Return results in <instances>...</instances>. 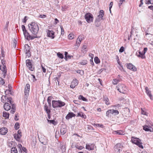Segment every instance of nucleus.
<instances>
[{
  "label": "nucleus",
  "mask_w": 153,
  "mask_h": 153,
  "mask_svg": "<svg viewBox=\"0 0 153 153\" xmlns=\"http://www.w3.org/2000/svg\"><path fill=\"white\" fill-rule=\"evenodd\" d=\"M28 27L34 36H37V34L39 30V26L36 23L34 22H32L28 25Z\"/></svg>",
  "instance_id": "1"
},
{
  "label": "nucleus",
  "mask_w": 153,
  "mask_h": 153,
  "mask_svg": "<svg viewBox=\"0 0 153 153\" xmlns=\"http://www.w3.org/2000/svg\"><path fill=\"white\" fill-rule=\"evenodd\" d=\"M52 105L53 108L61 107L65 105V103L61 100H53L52 102Z\"/></svg>",
  "instance_id": "2"
},
{
  "label": "nucleus",
  "mask_w": 153,
  "mask_h": 153,
  "mask_svg": "<svg viewBox=\"0 0 153 153\" xmlns=\"http://www.w3.org/2000/svg\"><path fill=\"white\" fill-rule=\"evenodd\" d=\"M117 90L120 92L123 93H126L127 89L126 85L123 84H118L116 87Z\"/></svg>",
  "instance_id": "3"
},
{
  "label": "nucleus",
  "mask_w": 153,
  "mask_h": 153,
  "mask_svg": "<svg viewBox=\"0 0 153 153\" xmlns=\"http://www.w3.org/2000/svg\"><path fill=\"white\" fill-rule=\"evenodd\" d=\"M30 85L28 84H26L24 90V99L25 101L27 99L30 91Z\"/></svg>",
  "instance_id": "4"
},
{
  "label": "nucleus",
  "mask_w": 153,
  "mask_h": 153,
  "mask_svg": "<svg viewBox=\"0 0 153 153\" xmlns=\"http://www.w3.org/2000/svg\"><path fill=\"white\" fill-rule=\"evenodd\" d=\"M131 141L132 143H134L138 146L142 148H143V146L142 145V143L140 142V140L138 138H137L132 137Z\"/></svg>",
  "instance_id": "5"
},
{
  "label": "nucleus",
  "mask_w": 153,
  "mask_h": 153,
  "mask_svg": "<svg viewBox=\"0 0 153 153\" xmlns=\"http://www.w3.org/2000/svg\"><path fill=\"white\" fill-rule=\"evenodd\" d=\"M85 19L88 23L92 22L93 20V16L92 15L89 13H87L85 15Z\"/></svg>",
  "instance_id": "6"
},
{
  "label": "nucleus",
  "mask_w": 153,
  "mask_h": 153,
  "mask_svg": "<svg viewBox=\"0 0 153 153\" xmlns=\"http://www.w3.org/2000/svg\"><path fill=\"white\" fill-rule=\"evenodd\" d=\"M147 50L148 49L147 48H145L142 53H141L140 51H138V53H137V52H136V55L138 57H140L142 59H144L145 58V54Z\"/></svg>",
  "instance_id": "7"
},
{
  "label": "nucleus",
  "mask_w": 153,
  "mask_h": 153,
  "mask_svg": "<svg viewBox=\"0 0 153 153\" xmlns=\"http://www.w3.org/2000/svg\"><path fill=\"white\" fill-rule=\"evenodd\" d=\"M23 34L24 35L25 39L28 40H29L30 39L31 40L34 39V38H37V37L36 36H31L30 35L29 33L27 32V31H25V32H23Z\"/></svg>",
  "instance_id": "8"
},
{
  "label": "nucleus",
  "mask_w": 153,
  "mask_h": 153,
  "mask_svg": "<svg viewBox=\"0 0 153 153\" xmlns=\"http://www.w3.org/2000/svg\"><path fill=\"white\" fill-rule=\"evenodd\" d=\"M104 14V11L102 10H100V11L99 15L96 18V20L100 22L101 20L103 19V17Z\"/></svg>",
  "instance_id": "9"
},
{
  "label": "nucleus",
  "mask_w": 153,
  "mask_h": 153,
  "mask_svg": "<svg viewBox=\"0 0 153 153\" xmlns=\"http://www.w3.org/2000/svg\"><path fill=\"white\" fill-rule=\"evenodd\" d=\"M122 146L121 144H117L114 147V150L117 153H119L121 151Z\"/></svg>",
  "instance_id": "10"
},
{
  "label": "nucleus",
  "mask_w": 153,
  "mask_h": 153,
  "mask_svg": "<svg viewBox=\"0 0 153 153\" xmlns=\"http://www.w3.org/2000/svg\"><path fill=\"white\" fill-rule=\"evenodd\" d=\"M0 69L3 72L4 77H5L7 75V69L5 65L3 64L2 66H0Z\"/></svg>",
  "instance_id": "11"
},
{
  "label": "nucleus",
  "mask_w": 153,
  "mask_h": 153,
  "mask_svg": "<svg viewBox=\"0 0 153 153\" xmlns=\"http://www.w3.org/2000/svg\"><path fill=\"white\" fill-rule=\"evenodd\" d=\"M127 68L133 71H136L137 68L136 67L131 63L127 64L126 65Z\"/></svg>",
  "instance_id": "12"
},
{
  "label": "nucleus",
  "mask_w": 153,
  "mask_h": 153,
  "mask_svg": "<svg viewBox=\"0 0 153 153\" xmlns=\"http://www.w3.org/2000/svg\"><path fill=\"white\" fill-rule=\"evenodd\" d=\"M78 81L76 79H74L71 82L70 87L74 88L78 84Z\"/></svg>",
  "instance_id": "13"
},
{
  "label": "nucleus",
  "mask_w": 153,
  "mask_h": 153,
  "mask_svg": "<svg viewBox=\"0 0 153 153\" xmlns=\"http://www.w3.org/2000/svg\"><path fill=\"white\" fill-rule=\"evenodd\" d=\"M26 65L29 68V70L32 71H33L34 69V68L32 67L31 63L30 60L29 59L27 60H26Z\"/></svg>",
  "instance_id": "14"
},
{
  "label": "nucleus",
  "mask_w": 153,
  "mask_h": 153,
  "mask_svg": "<svg viewBox=\"0 0 153 153\" xmlns=\"http://www.w3.org/2000/svg\"><path fill=\"white\" fill-rule=\"evenodd\" d=\"M48 36L53 39L54 38V32L52 30H48L47 32Z\"/></svg>",
  "instance_id": "15"
},
{
  "label": "nucleus",
  "mask_w": 153,
  "mask_h": 153,
  "mask_svg": "<svg viewBox=\"0 0 153 153\" xmlns=\"http://www.w3.org/2000/svg\"><path fill=\"white\" fill-rule=\"evenodd\" d=\"M14 137L17 140H19L22 136L21 132L20 130H19L17 131L16 134L14 135Z\"/></svg>",
  "instance_id": "16"
},
{
  "label": "nucleus",
  "mask_w": 153,
  "mask_h": 153,
  "mask_svg": "<svg viewBox=\"0 0 153 153\" xmlns=\"http://www.w3.org/2000/svg\"><path fill=\"white\" fill-rule=\"evenodd\" d=\"M143 129L146 131H153V128L151 127H149L147 125H145L143 126Z\"/></svg>",
  "instance_id": "17"
},
{
  "label": "nucleus",
  "mask_w": 153,
  "mask_h": 153,
  "mask_svg": "<svg viewBox=\"0 0 153 153\" xmlns=\"http://www.w3.org/2000/svg\"><path fill=\"white\" fill-rule=\"evenodd\" d=\"M24 51L25 53L27 54V55L29 56V53L30 52V48L28 45L26 44L25 45Z\"/></svg>",
  "instance_id": "18"
},
{
  "label": "nucleus",
  "mask_w": 153,
  "mask_h": 153,
  "mask_svg": "<svg viewBox=\"0 0 153 153\" xmlns=\"http://www.w3.org/2000/svg\"><path fill=\"white\" fill-rule=\"evenodd\" d=\"M7 132V129L6 128H2L0 129V134L2 135L5 134Z\"/></svg>",
  "instance_id": "19"
},
{
  "label": "nucleus",
  "mask_w": 153,
  "mask_h": 153,
  "mask_svg": "<svg viewBox=\"0 0 153 153\" xmlns=\"http://www.w3.org/2000/svg\"><path fill=\"white\" fill-rule=\"evenodd\" d=\"M95 147L94 145L93 144H91V145L86 144V149L89 150H94Z\"/></svg>",
  "instance_id": "20"
},
{
  "label": "nucleus",
  "mask_w": 153,
  "mask_h": 153,
  "mask_svg": "<svg viewBox=\"0 0 153 153\" xmlns=\"http://www.w3.org/2000/svg\"><path fill=\"white\" fill-rule=\"evenodd\" d=\"M146 92L147 95L149 97L150 99L152 100V96L151 94V91L148 89L147 87H146L145 88Z\"/></svg>",
  "instance_id": "21"
},
{
  "label": "nucleus",
  "mask_w": 153,
  "mask_h": 153,
  "mask_svg": "<svg viewBox=\"0 0 153 153\" xmlns=\"http://www.w3.org/2000/svg\"><path fill=\"white\" fill-rule=\"evenodd\" d=\"M4 108L5 110L8 111L10 109L11 106L8 103H5L4 105Z\"/></svg>",
  "instance_id": "22"
},
{
  "label": "nucleus",
  "mask_w": 153,
  "mask_h": 153,
  "mask_svg": "<svg viewBox=\"0 0 153 153\" xmlns=\"http://www.w3.org/2000/svg\"><path fill=\"white\" fill-rule=\"evenodd\" d=\"M76 116L75 114L72 112H69L66 117V118L67 119H69L73 117H74Z\"/></svg>",
  "instance_id": "23"
},
{
  "label": "nucleus",
  "mask_w": 153,
  "mask_h": 153,
  "mask_svg": "<svg viewBox=\"0 0 153 153\" xmlns=\"http://www.w3.org/2000/svg\"><path fill=\"white\" fill-rule=\"evenodd\" d=\"M44 110L47 113H50L51 112L50 108L48 107L46 104L45 105Z\"/></svg>",
  "instance_id": "24"
},
{
  "label": "nucleus",
  "mask_w": 153,
  "mask_h": 153,
  "mask_svg": "<svg viewBox=\"0 0 153 153\" xmlns=\"http://www.w3.org/2000/svg\"><path fill=\"white\" fill-rule=\"evenodd\" d=\"M8 146L10 147H14L15 146V143L13 141H11L8 143Z\"/></svg>",
  "instance_id": "25"
},
{
  "label": "nucleus",
  "mask_w": 153,
  "mask_h": 153,
  "mask_svg": "<svg viewBox=\"0 0 153 153\" xmlns=\"http://www.w3.org/2000/svg\"><path fill=\"white\" fill-rule=\"evenodd\" d=\"M111 114H114V115H117L119 114L118 111L117 110L111 109Z\"/></svg>",
  "instance_id": "26"
},
{
  "label": "nucleus",
  "mask_w": 153,
  "mask_h": 153,
  "mask_svg": "<svg viewBox=\"0 0 153 153\" xmlns=\"http://www.w3.org/2000/svg\"><path fill=\"white\" fill-rule=\"evenodd\" d=\"M77 116H80L84 119L86 118V116L85 115V114L82 112L78 113L77 114Z\"/></svg>",
  "instance_id": "27"
},
{
  "label": "nucleus",
  "mask_w": 153,
  "mask_h": 153,
  "mask_svg": "<svg viewBox=\"0 0 153 153\" xmlns=\"http://www.w3.org/2000/svg\"><path fill=\"white\" fill-rule=\"evenodd\" d=\"M9 114L8 113L4 111L3 113V116L5 117V119H7L9 118Z\"/></svg>",
  "instance_id": "28"
},
{
  "label": "nucleus",
  "mask_w": 153,
  "mask_h": 153,
  "mask_svg": "<svg viewBox=\"0 0 153 153\" xmlns=\"http://www.w3.org/2000/svg\"><path fill=\"white\" fill-rule=\"evenodd\" d=\"M67 130L65 128H62L60 129V133L62 135H64L66 132Z\"/></svg>",
  "instance_id": "29"
},
{
  "label": "nucleus",
  "mask_w": 153,
  "mask_h": 153,
  "mask_svg": "<svg viewBox=\"0 0 153 153\" xmlns=\"http://www.w3.org/2000/svg\"><path fill=\"white\" fill-rule=\"evenodd\" d=\"M78 99L79 100H82L84 101H87V100L82 95L79 96Z\"/></svg>",
  "instance_id": "30"
},
{
  "label": "nucleus",
  "mask_w": 153,
  "mask_h": 153,
  "mask_svg": "<svg viewBox=\"0 0 153 153\" xmlns=\"http://www.w3.org/2000/svg\"><path fill=\"white\" fill-rule=\"evenodd\" d=\"M104 100L107 105H109L110 104L109 102V99L107 97H105L104 98Z\"/></svg>",
  "instance_id": "31"
},
{
  "label": "nucleus",
  "mask_w": 153,
  "mask_h": 153,
  "mask_svg": "<svg viewBox=\"0 0 153 153\" xmlns=\"http://www.w3.org/2000/svg\"><path fill=\"white\" fill-rule=\"evenodd\" d=\"M11 153H18V151L16 147H12L11 149Z\"/></svg>",
  "instance_id": "32"
},
{
  "label": "nucleus",
  "mask_w": 153,
  "mask_h": 153,
  "mask_svg": "<svg viewBox=\"0 0 153 153\" xmlns=\"http://www.w3.org/2000/svg\"><path fill=\"white\" fill-rule=\"evenodd\" d=\"M75 147L78 149L82 150L84 148V147L82 146H79L78 144L75 145Z\"/></svg>",
  "instance_id": "33"
},
{
  "label": "nucleus",
  "mask_w": 153,
  "mask_h": 153,
  "mask_svg": "<svg viewBox=\"0 0 153 153\" xmlns=\"http://www.w3.org/2000/svg\"><path fill=\"white\" fill-rule=\"evenodd\" d=\"M15 110L14 106L13 104L12 105V108L10 111V113L12 114H14L15 111Z\"/></svg>",
  "instance_id": "34"
},
{
  "label": "nucleus",
  "mask_w": 153,
  "mask_h": 153,
  "mask_svg": "<svg viewBox=\"0 0 153 153\" xmlns=\"http://www.w3.org/2000/svg\"><path fill=\"white\" fill-rule=\"evenodd\" d=\"M94 60L96 64H98L100 62V60L96 56L94 58Z\"/></svg>",
  "instance_id": "35"
},
{
  "label": "nucleus",
  "mask_w": 153,
  "mask_h": 153,
  "mask_svg": "<svg viewBox=\"0 0 153 153\" xmlns=\"http://www.w3.org/2000/svg\"><path fill=\"white\" fill-rule=\"evenodd\" d=\"M94 126L96 127H101V128H103V125L102 124H94Z\"/></svg>",
  "instance_id": "36"
},
{
  "label": "nucleus",
  "mask_w": 153,
  "mask_h": 153,
  "mask_svg": "<svg viewBox=\"0 0 153 153\" xmlns=\"http://www.w3.org/2000/svg\"><path fill=\"white\" fill-rule=\"evenodd\" d=\"M120 81L119 79H114L113 80L112 83L114 85H116Z\"/></svg>",
  "instance_id": "37"
},
{
  "label": "nucleus",
  "mask_w": 153,
  "mask_h": 153,
  "mask_svg": "<svg viewBox=\"0 0 153 153\" xmlns=\"http://www.w3.org/2000/svg\"><path fill=\"white\" fill-rule=\"evenodd\" d=\"M145 3L146 4H153V0H146Z\"/></svg>",
  "instance_id": "38"
},
{
  "label": "nucleus",
  "mask_w": 153,
  "mask_h": 153,
  "mask_svg": "<svg viewBox=\"0 0 153 153\" xmlns=\"http://www.w3.org/2000/svg\"><path fill=\"white\" fill-rule=\"evenodd\" d=\"M141 114L143 115H147V113L146 112V110L145 109H143L142 108H141Z\"/></svg>",
  "instance_id": "39"
},
{
  "label": "nucleus",
  "mask_w": 153,
  "mask_h": 153,
  "mask_svg": "<svg viewBox=\"0 0 153 153\" xmlns=\"http://www.w3.org/2000/svg\"><path fill=\"white\" fill-rule=\"evenodd\" d=\"M94 23H95V26L97 27H98L101 24V23H100V22L99 21H97L96 20L95 21Z\"/></svg>",
  "instance_id": "40"
},
{
  "label": "nucleus",
  "mask_w": 153,
  "mask_h": 153,
  "mask_svg": "<svg viewBox=\"0 0 153 153\" xmlns=\"http://www.w3.org/2000/svg\"><path fill=\"white\" fill-rule=\"evenodd\" d=\"M116 132V134L119 135H123L124 134V133L121 131H115Z\"/></svg>",
  "instance_id": "41"
},
{
  "label": "nucleus",
  "mask_w": 153,
  "mask_h": 153,
  "mask_svg": "<svg viewBox=\"0 0 153 153\" xmlns=\"http://www.w3.org/2000/svg\"><path fill=\"white\" fill-rule=\"evenodd\" d=\"M74 37V35L73 33H71L68 36V37L70 39H73Z\"/></svg>",
  "instance_id": "42"
},
{
  "label": "nucleus",
  "mask_w": 153,
  "mask_h": 153,
  "mask_svg": "<svg viewBox=\"0 0 153 153\" xmlns=\"http://www.w3.org/2000/svg\"><path fill=\"white\" fill-rule=\"evenodd\" d=\"M57 56L59 58L63 59L64 57L63 56L62 54L59 52L57 54Z\"/></svg>",
  "instance_id": "43"
},
{
  "label": "nucleus",
  "mask_w": 153,
  "mask_h": 153,
  "mask_svg": "<svg viewBox=\"0 0 153 153\" xmlns=\"http://www.w3.org/2000/svg\"><path fill=\"white\" fill-rule=\"evenodd\" d=\"M81 42L78 40H76V43L75 45V46H77V48L79 47L81 43Z\"/></svg>",
  "instance_id": "44"
},
{
  "label": "nucleus",
  "mask_w": 153,
  "mask_h": 153,
  "mask_svg": "<svg viewBox=\"0 0 153 153\" xmlns=\"http://www.w3.org/2000/svg\"><path fill=\"white\" fill-rule=\"evenodd\" d=\"M61 150L62 152H65L66 150V147L65 145H62L61 148Z\"/></svg>",
  "instance_id": "45"
},
{
  "label": "nucleus",
  "mask_w": 153,
  "mask_h": 153,
  "mask_svg": "<svg viewBox=\"0 0 153 153\" xmlns=\"http://www.w3.org/2000/svg\"><path fill=\"white\" fill-rule=\"evenodd\" d=\"M19 128V124L18 123H16L15 124V128L17 130Z\"/></svg>",
  "instance_id": "46"
},
{
  "label": "nucleus",
  "mask_w": 153,
  "mask_h": 153,
  "mask_svg": "<svg viewBox=\"0 0 153 153\" xmlns=\"http://www.w3.org/2000/svg\"><path fill=\"white\" fill-rule=\"evenodd\" d=\"M87 61L86 60H83L81 62H80V64L82 65H85L87 64Z\"/></svg>",
  "instance_id": "47"
},
{
  "label": "nucleus",
  "mask_w": 153,
  "mask_h": 153,
  "mask_svg": "<svg viewBox=\"0 0 153 153\" xmlns=\"http://www.w3.org/2000/svg\"><path fill=\"white\" fill-rule=\"evenodd\" d=\"M16 44H17V41L16 40L14 39L13 42V47L15 48H16Z\"/></svg>",
  "instance_id": "48"
},
{
  "label": "nucleus",
  "mask_w": 153,
  "mask_h": 153,
  "mask_svg": "<svg viewBox=\"0 0 153 153\" xmlns=\"http://www.w3.org/2000/svg\"><path fill=\"white\" fill-rule=\"evenodd\" d=\"M60 28L61 30V35H63L64 34V31L63 28L62 26H60Z\"/></svg>",
  "instance_id": "49"
},
{
  "label": "nucleus",
  "mask_w": 153,
  "mask_h": 153,
  "mask_svg": "<svg viewBox=\"0 0 153 153\" xmlns=\"http://www.w3.org/2000/svg\"><path fill=\"white\" fill-rule=\"evenodd\" d=\"M0 82L1 83L2 85H3L5 82L4 79L1 77H0Z\"/></svg>",
  "instance_id": "50"
},
{
  "label": "nucleus",
  "mask_w": 153,
  "mask_h": 153,
  "mask_svg": "<svg viewBox=\"0 0 153 153\" xmlns=\"http://www.w3.org/2000/svg\"><path fill=\"white\" fill-rule=\"evenodd\" d=\"M6 99V97L5 96H2L1 99V101L3 103H4V99Z\"/></svg>",
  "instance_id": "51"
},
{
  "label": "nucleus",
  "mask_w": 153,
  "mask_h": 153,
  "mask_svg": "<svg viewBox=\"0 0 153 153\" xmlns=\"http://www.w3.org/2000/svg\"><path fill=\"white\" fill-rule=\"evenodd\" d=\"M41 67L42 68V69L43 72L44 73H45L46 71V70L45 68L42 65H41Z\"/></svg>",
  "instance_id": "52"
},
{
  "label": "nucleus",
  "mask_w": 153,
  "mask_h": 153,
  "mask_svg": "<svg viewBox=\"0 0 153 153\" xmlns=\"http://www.w3.org/2000/svg\"><path fill=\"white\" fill-rule=\"evenodd\" d=\"M52 99V97L51 96L48 97L47 99V101L48 103H51V100Z\"/></svg>",
  "instance_id": "53"
},
{
  "label": "nucleus",
  "mask_w": 153,
  "mask_h": 153,
  "mask_svg": "<svg viewBox=\"0 0 153 153\" xmlns=\"http://www.w3.org/2000/svg\"><path fill=\"white\" fill-rule=\"evenodd\" d=\"M93 57H91V59L90 60L91 64L92 65H94V64L93 61Z\"/></svg>",
  "instance_id": "54"
},
{
  "label": "nucleus",
  "mask_w": 153,
  "mask_h": 153,
  "mask_svg": "<svg viewBox=\"0 0 153 153\" xmlns=\"http://www.w3.org/2000/svg\"><path fill=\"white\" fill-rule=\"evenodd\" d=\"M77 40H78V41H80L81 42V41L82 40V36H79Z\"/></svg>",
  "instance_id": "55"
},
{
  "label": "nucleus",
  "mask_w": 153,
  "mask_h": 153,
  "mask_svg": "<svg viewBox=\"0 0 153 153\" xmlns=\"http://www.w3.org/2000/svg\"><path fill=\"white\" fill-rule=\"evenodd\" d=\"M124 51V48L123 47H121L119 50V52L121 53L123 52Z\"/></svg>",
  "instance_id": "56"
},
{
  "label": "nucleus",
  "mask_w": 153,
  "mask_h": 153,
  "mask_svg": "<svg viewBox=\"0 0 153 153\" xmlns=\"http://www.w3.org/2000/svg\"><path fill=\"white\" fill-rule=\"evenodd\" d=\"M111 109L108 110V111L106 112V116H108L109 114L110 113L111 114Z\"/></svg>",
  "instance_id": "57"
},
{
  "label": "nucleus",
  "mask_w": 153,
  "mask_h": 153,
  "mask_svg": "<svg viewBox=\"0 0 153 153\" xmlns=\"http://www.w3.org/2000/svg\"><path fill=\"white\" fill-rule=\"evenodd\" d=\"M22 30L23 31V32H25V31H27L26 30L25 26L24 25H22Z\"/></svg>",
  "instance_id": "58"
},
{
  "label": "nucleus",
  "mask_w": 153,
  "mask_h": 153,
  "mask_svg": "<svg viewBox=\"0 0 153 153\" xmlns=\"http://www.w3.org/2000/svg\"><path fill=\"white\" fill-rule=\"evenodd\" d=\"M18 146L20 150V151H22V145H21V144H19L18 145Z\"/></svg>",
  "instance_id": "59"
},
{
  "label": "nucleus",
  "mask_w": 153,
  "mask_h": 153,
  "mask_svg": "<svg viewBox=\"0 0 153 153\" xmlns=\"http://www.w3.org/2000/svg\"><path fill=\"white\" fill-rule=\"evenodd\" d=\"M22 150L23 151V152L25 153H27V149L25 147H23L22 148Z\"/></svg>",
  "instance_id": "60"
},
{
  "label": "nucleus",
  "mask_w": 153,
  "mask_h": 153,
  "mask_svg": "<svg viewBox=\"0 0 153 153\" xmlns=\"http://www.w3.org/2000/svg\"><path fill=\"white\" fill-rule=\"evenodd\" d=\"M48 122H50V123H52L54 124V123L55 122V121L53 120H48Z\"/></svg>",
  "instance_id": "61"
},
{
  "label": "nucleus",
  "mask_w": 153,
  "mask_h": 153,
  "mask_svg": "<svg viewBox=\"0 0 153 153\" xmlns=\"http://www.w3.org/2000/svg\"><path fill=\"white\" fill-rule=\"evenodd\" d=\"M104 70H105L104 68H102L100 69L98 72V74H100Z\"/></svg>",
  "instance_id": "62"
},
{
  "label": "nucleus",
  "mask_w": 153,
  "mask_h": 153,
  "mask_svg": "<svg viewBox=\"0 0 153 153\" xmlns=\"http://www.w3.org/2000/svg\"><path fill=\"white\" fill-rule=\"evenodd\" d=\"M120 106V105L119 104L117 105H114V108L115 109H117V108H118Z\"/></svg>",
  "instance_id": "63"
},
{
  "label": "nucleus",
  "mask_w": 153,
  "mask_h": 153,
  "mask_svg": "<svg viewBox=\"0 0 153 153\" xmlns=\"http://www.w3.org/2000/svg\"><path fill=\"white\" fill-rule=\"evenodd\" d=\"M39 17L41 18H44L46 17V16L45 15H40L39 16Z\"/></svg>",
  "instance_id": "64"
}]
</instances>
